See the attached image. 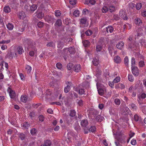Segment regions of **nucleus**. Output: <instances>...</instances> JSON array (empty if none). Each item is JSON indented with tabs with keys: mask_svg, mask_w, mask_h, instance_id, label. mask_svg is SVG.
<instances>
[{
	"mask_svg": "<svg viewBox=\"0 0 146 146\" xmlns=\"http://www.w3.org/2000/svg\"><path fill=\"white\" fill-rule=\"evenodd\" d=\"M7 56L9 58L12 59L14 56V55L11 52H9L7 54Z\"/></svg>",
	"mask_w": 146,
	"mask_h": 146,
	"instance_id": "obj_42",
	"label": "nucleus"
},
{
	"mask_svg": "<svg viewBox=\"0 0 146 146\" xmlns=\"http://www.w3.org/2000/svg\"><path fill=\"white\" fill-rule=\"evenodd\" d=\"M114 50V49L111 46L109 47V52L111 56H112V54L113 51Z\"/></svg>",
	"mask_w": 146,
	"mask_h": 146,
	"instance_id": "obj_44",
	"label": "nucleus"
},
{
	"mask_svg": "<svg viewBox=\"0 0 146 146\" xmlns=\"http://www.w3.org/2000/svg\"><path fill=\"white\" fill-rule=\"evenodd\" d=\"M119 16L121 17L124 20H127V17L125 11L123 10H121L119 12Z\"/></svg>",
	"mask_w": 146,
	"mask_h": 146,
	"instance_id": "obj_4",
	"label": "nucleus"
},
{
	"mask_svg": "<svg viewBox=\"0 0 146 146\" xmlns=\"http://www.w3.org/2000/svg\"><path fill=\"white\" fill-rule=\"evenodd\" d=\"M139 42L140 43V44L142 46L146 47V41L144 39L141 40L139 41Z\"/></svg>",
	"mask_w": 146,
	"mask_h": 146,
	"instance_id": "obj_27",
	"label": "nucleus"
},
{
	"mask_svg": "<svg viewBox=\"0 0 146 146\" xmlns=\"http://www.w3.org/2000/svg\"><path fill=\"white\" fill-rule=\"evenodd\" d=\"M115 62L116 63H119L121 62V59L120 57L118 56H117L114 57Z\"/></svg>",
	"mask_w": 146,
	"mask_h": 146,
	"instance_id": "obj_21",
	"label": "nucleus"
},
{
	"mask_svg": "<svg viewBox=\"0 0 146 146\" xmlns=\"http://www.w3.org/2000/svg\"><path fill=\"white\" fill-rule=\"evenodd\" d=\"M70 90V85H67L66 87H65L64 88V92L66 93L68 92Z\"/></svg>",
	"mask_w": 146,
	"mask_h": 146,
	"instance_id": "obj_30",
	"label": "nucleus"
},
{
	"mask_svg": "<svg viewBox=\"0 0 146 146\" xmlns=\"http://www.w3.org/2000/svg\"><path fill=\"white\" fill-rule=\"evenodd\" d=\"M102 46L100 45L97 44L96 47V50L97 52L100 51L102 49Z\"/></svg>",
	"mask_w": 146,
	"mask_h": 146,
	"instance_id": "obj_55",
	"label": "nucleus"
},
{
	"mask_svg": "<svg viewBox=\"0 0 146 146\" xmlns=\"http://www.w3.org/2000/svg\"><path fill=\"white\" fill-rule=\"evenodd\" d=\"M4 11L6 13H9L11 11V9L8 6H5L4 9Z\"/></svg>",
	"mask_w": 146,
	"mask_h": 146,
	"instance_id": "obj_25",
	"label": "nucleus"
},
{
	"mask_svg": "<svg viewBox=\"0 0 146 146\" xmlns=\"http://www.w3.org/2000/svg\"><path fill=\"white\" fill-rule=\"evenodd\" d=\"M19 137L21 140H23L24 139L25 137V135L24 134L21 133L20 134Z\"/></svg>",
	"mask_w": 146,
	"mask_h": 146,
	"instance_id": "obj_63",
	"label": "nucleus"
},
{
	"mask_svg": "<svg viewBox=\"0 0 146 146\" xmlns=\"http://www.w3.org/2000/svg\"><path fill=\"white\" fill-rule=\"evenodd\" d=\"M4 26V23L3 19L0 18V27H2Z\"/></svg>",
	"mask_w": 146,
	"mask_h": 146,
	"instance_id": "obj_56",
	"label": "nucleus"
},
{
	"mask_svg": "<svg viewBox=\"0 0 146 146\" xmlns=\"http://www.w3.org/2000/svg\"><path fill=\"white\" fill-rule=\"evenodd\" d=\"M85 34L87 36H90L92 34V32L90 30H88L86 32Z\"/></svg>",
	"mask_w": 146,
	"mask_h": 146,
	"instance_id": "obj_60",
	"label": "nucleus"
},
{
	"mask_svg": "<svg viewBox=\"0 0 146 146\" xmlns=\"http://www.w3.org/2000/svg\"><path fill=\"white\" fill-rule=\"evenodd\" d=\"M47 46H48L54 47L55 46V44L54 42H50L47 44Z\"/></svg>",
	"mask_w": 146,
	"mask_h": 146,
	"instance_id": "obj_54",
	"label": "nucleus"
},
{
	"mask_svg": "<svg viewBox=\"0 0 146 146\" xmlns=\"http://www.w3.org/2000/svg\"><path fill=\"white\" fill-rule=\"evenodd\" d=\"M66 38H62L61 40L58 42V47L61 48L63 47L64 44L66 41Z\"/></svg>",
	"mask_w": 146,
	"mask_h": 146,
	"instance_id": "obj_1",
	"label": "nucleus"
},
{
	"mask_svg": "<svg viewBox=\"0 0 146 146\" xmlns=\"http://www.w3.org/2000/svg\"><path fill=\"white\" fill-rule=\"evenodd\" d=\"M145 65L144 62L142 60L140 61L139 63V66L140 67H143Z\"/></svg>",
	"mask_w": 146,
	"mask_h": 146,
	"instance_id": "obj_43",
	"label": "nucleus"
},
{
	"mask_svg": "<svg viewBox=\"0 0 146 146\" xmlns=\"http://www.w3.org/2000/svg\"><path fill=\"white\" fill-rule=\"evenodd\" d=\"M76 115V112L74 110H71L70 111V115L72 117L75 116Z\"/></svg>",
	"mask_w": 146,
	"mask_h": 146,
	"instance_id": "obj_50",
	"label": "nucleus"
},
{
	"mask_svg": "<svg viewBox=\"0 0 146 146\" xmlns=\"http://www.w3.org/2000/svg\"><path fill=\"white\" fill-rule=\"evenodd\" d=\"M17 50L19 54H22V52H24V50L23 48L20 46H19L17 48Z\"/></svg>",
	"mask_w": 146,
	"mask_h": 146,
	"instance_id": "obj_28",
	"label": "nucleus"
},
{
	"mask_svg": "<svg viewBox=\"0 0 146 146\" xmlns=\"http://www.w3.org/2000/svg\"><path fill=\"white\" fill-rule=\"evenodd\" d=\"M72 64V63H69L67 65V68L68 70H70L73 68Z\"/></svg>",
	"mask_w": 146,
	"mask_h": 146,
	"instance_id": "obj_45",
	"label": "nucleus"
},
{
	"mask_svg": "<svg viewBox=\"0 0 146 146\" xmlns=\"http://www.w3.org/2000/svg\"><path fill=\"white\" fill-rule=\"evenodd\" d=\"M142 6V4L141 3H138L136 4L135 6L136 9L138 10H139Z\"/></svg>",
	"mask_w": 146,
	"mask_h": 146,
	"instance_id": "obj_36",
	"label": "nucleus"
},
{
	"mask_svg": "<svg viewBox=\"0 0 146 146\" xmlns=\"http://www.w3.org/2000/svg\"><path fill=\"white\" fill-rule=\"evenodd\" d=\"M35 45V42L30 40L25 44V46L27 47L28 49L33 48Z\"/></svg>",
	"mask_w": 146,
	"mask_h": 146,
	"instance_id": "obj_2",
	"label": "nucleus"
},
{
	"mask_svg": "<svg viewBox=\"0 0 146 146\" xmlns=\"http://www.w3.org/2000/svg\"><path fill=\"white\" fill-rule=\"evenodd\" d=\"M80 14V11L78 10H76L74 11L73 13L74 15L76 17L79 16Z\"/></svg>",
	"mask_w": 146,
	"mask_h": 146,
	"instance_id": "obj_33",
	"label": "nucleus"
},
{
	"mask_svg": "<svg viewBox=\"0 0 146 146\" xmlns=\"http://www.w3.org/2000/svg\"><path fill=\"white\" fill-rule=\"evenodd\" d=\"M115 9V7L113 5H111L109 7V11L111 12L114 11Z\"/></svg>",
	"mask_w": 146,
	"mask_h": 146,
	"instance_id": "obj_51",
	"label": "nucleus"
},
{
	"mask_svg": "<svg viewBox=\"0 0 146 146\" xmlns=\"http://www.w3.org/2000/svg\"><path fill=\"white\" fill-rule=\"evenodd\" d=\"M120 77L119 76L117 77L113 80V82L114 83H117L120 81Z\"/></svg>",
	"mask_w": 146,
	"mask_h": 146,
	"instance_id": "obj_26",
	"label": "nucleus"
},
{
	"mask_svg": "<svg viewBox=\"0 0 146 146\" xmlns=\"http://www.w3.org/2000/svg\"><path fill=\"white\" fill-rule=\"evenodd\" d=\"M114 102L115 104L117 105H119L121 103L120 100L117 98L115 99L114 100Z\"/></svg>",
	"mask_w": 146,
	"mask_h": 146,
	"instance_id": "obj_46",
	"label": "nucleus"
},
{
	"mask_svg": "<svg viewBox=\"0 0 146 146\" xmlns=\"http://www.w3.org/2000/svg\"><path fill=\"white\" fill-rule=\"evenodd\" d=\"M125 87V85L121 83H119L117 84L115 86V88L116 89L119 88H121V89H123Z\"/></svg>",
	"mask_w": 146,
	"mask_h": 146,
	"instance_id": "obj_13",
	"label": "nucleus"
},
{
	"mask_svg": "<svg viewBox=\"0 0 146 146\" xmlns=\"http://www.w3.org/2000/svg\"><path fill=\"white\" fill-rule=\"evenodd\" d=\"M21 102H26L27 101V96L25 95H22L21 98Z\"/></svg>",
	"mask_w": 146,
	"mask_h": 146,
	"instance_id": "obj_18",
	"label": "nucleus"
},
{
	"mask_svg": "<svg viewBox=\"0 0 146 146\" xmlns=\"http://www.w3.org/2000/svg\"><path fill=\"white\" fill-rule=\"evenodd\" d=\"M75 90L77 92L80 94H84L85 92L84 90L82 88L78 89V88H76L75 89Z\"/></svg>",
	"mask_w": 146,
	"mask_h": 146,
	"instance_id": "obj_14",
	"label": "nucleus"
},
{
	"mask_svg": "<svg viewBox=\"0 0 146 146\" xmlns=\"http://www.w3.org/2000/svg\"><path fill=\"white\" fill-rule=\"evenodd\" d=\"M22 126L24 127V128L26 129H27L29 127V125L27 122H24L22 125Z\"/></svg>",
	"mask_w": 146,
	"mask_h": 146,
	"instance_id": "obj_29",
	"label": "nucleus"
},
{
	"mask_svg": "<svg viewBox=\"0 0 146 146\" xmlns=\"http://www.w3.org/2000/svg\"><path fill=\"white\" fill-rule=\"evenodd\" d=\"M62 24V21L60 19H58L57 20L56 23L55 24V26H60Z\"/></svg>",
	"mask_w": 146,
	"mask_h": 146,
	"instance_id": "obj_38",
	"label": "nucleus"
},
{
	"mask_svg": "<svg viewBox=\"0 0 146 146\" xmlns=\"http://www.w3.org/2000/svg\"><path fill=\"white\" fill-rule=\"evenodd\" d=\"M37 131V130L35 128L32 129L30 131L31 134L33 135H35Z\"/></svg>",
	"mask_w": 146,
	"mask_h": 146,
	"instance_id": "obj_34",
	"label": "nucleus"
},
{
	"mask_svg": "<svg viewBox=\"0 0 146 146\" xmlns=\"http://www.w3.org/2000/svg\"><path fill=\"white\" fill-rule=\"evenodd\" d=\"M37 8V6L36 5L33 4L30 7V10L33 11L35 10Z\"/></svg>",
	"mask_w": 146,
	"mask_h": 146,
	"instance_id": "obj_22",
	"label": "nucleus"
},
{
	"mask_svg": "<svg viewBox=\"0 0 146 146\" xmlns=\"http://www.w3.org/2000/svg\"><path fill=\"white\" fill-rule=\"evenodd\" d=\"M3 69V68H2L0 69V79H3L4 78V76L2 73V71H3L2 69Z\"/></svg>",
	"mask_w": 146,
	"mask_h": 146,
	"instance_id": "obj_57",
	"label": "nucleus"
},
{
	"mask_svg": "<svg viewBox=\"0 0 146 146\" xmlns=\"http://www.w3.org/2000/svg\"><path fill=\"white\" fill-rule=\"evenodd\" d=\"M56 66L58 68L60 69L62 68V65L61 63H58L56 64Z\"/></svg>",
	"mask_w": 146,
	"mask_h": 146,
	"instance_id": "obj_62",
	"label": "nucleus"
},
{
	"mask_svg": "<svg viewBox=\"0 0 146 146\" xmlns=\"http://www.w3.org/2000/svg\"><path fill=\"white\" fill-rule=\"evenodd\" d=\"M80 64L75 65L73 67V69L76 72H79L80 70Z\"/></svg>",
	"mask_w": 146,
	"mask_h": 146,
	"instance_id": "obj_10",
	"label": "nucleus"
},
{
	"mask_svg": "<svg viewBox=\"0 0 146 146\" xmlns=\"http://www.w3.org/2000/svg\"><path fill=\"white\" fill-rule=\"evenodd\" d=\"M100 84L97 82L96 84V86L98 91L99 94L101 95H102L104 93V90L102 88V86H100Z\"/></svg>",
	"mask_w": 146,
	"mask_h": 146,
	"instance_id": "obj_5",
	"label": "nucleus"
},
{
	"mask_svg": "<svg viewBox=\"0 0 146 146\" xmlns=\"http://www.w3.org/2000/svg\"><path fill=\"white\" fill-rule=\"evenodd\" d=\"M69 3L71 5H73L76 3V0H70Z\"/></svg>",
	"mask_w": 146,
	"mask_h": 146,
	"instance_id": "obj_58",
	"label": "nucleus"
},
{
	"mask_svg": "<svg viewBox=\"0 0 146 146\" xmlns=\"http://www.w3.org/2000/svg\"><path fill=\"white\" fill-rule=\"evenodd\" d=\"M88 121L86 119H84L81 121L80 124L82 127H85L88 125Z\"/></svg>",
	"mask_w": 146,
	"mask_h": 146,
	"instance_id": "obj_12",
	"label": "nucleus"
},
{
	"mask_svg": "<svg viewBox=\"0 0 146 146\" xmlns=\"http://www.w3.org/2000/svg\"><path fill=\"white\" fill-rule=\"evenodd\" d=\"M135 23L136 25H140L142 23L141 20L138 18L135 19Z\"/></svg>",
	"mask_w": 146,
	"mask_h": 146,
	"instance_id": "obj_23",
	"label": "nucleus"
},
{
	"mask_svg": "<svg viewBox=\"0 0 146 146\" xmlns=\"http://www.w3.org/2000/svg\"><path fill=\"white\" fill-rule=\"evenodd\" d=\"M108 9L106 6L103 7L102 9V11L103 13H106L108 11Z\"/></svg>",
	"mask_w": 146,
	"mask_h": 146,
	"instance_id": "obj_47",
	"label": "nucleus"
},
{
	"mask_svg": "<svg viewBox=\"0 0 146 146\" xmlns=\"http://www.w3.org/2000/svg\"><path fill=\"white\" fill-rule=\"evenodd\" d=\"M131 66L132 67H135V59L133 57L132 58H131Z\"/></svg>",
	"mask_w": 146,
	"mask_h": 146,
	"instance_id": "obj_48",
	"label": "nucleus"
},
{
	"mask_svg": "<svg viewBox=\"0 0 146 146\" xmlns=\"http://www.w3.org/2000/svg\"><path fill=\"white\" fill-rule=\"evenodd\" d=\"M10 42V40H3L0 41V44H7Z\"/></svg>",
	"mask_w": 146,
	"mask_h": 146,
	"instance_id": "obj_52",
	"label": "nucleus"
},
{
	"mask_svg": "<svg viewBox=\"0 0 146 146\" xmlns=\"http://www.w3.org/2000/svg\"><path fill=\"white\" fill-rule=\"evenodd\" d=\"M129 107L133 109H135L136 108L135 105L133 104H131L129 105Z\"/></svg>",
	"mask_w": 146,
	"mask_h": 146,
	"instance_id": "obj_64",
	"label": "nucleus"
},
{
	"mask_svg": "<svg viewBox=\"0 0 146 146\" xmlns=\"http://www.w3.org/2000/svg\"><path fill=\"white\" fill-rule=\"evenodd\" d=\"M55 13V16L56 17H59L61 15V12L59 10H56Z\"/></svg>",
	"mask_w": 146,
	"mask_h": 146,
	"instance_id": "obj_32",
	"label": "nucleus"
},
{
	"mask_svg": "<svg viewBox=\"0 0 146 146\" xmlns=\"http://www.w3.org/2000/svg\"><path fill=\"white\" fill-rule=\"evenodd\" d=\"M8 91L9 92V95L11 98H14L16 95L15 92L10 89H9Z\"/></svg>",
	"mask_w": 146,
	"mask_h": 146,
	"instance_id": "obj_8",
	"label": "nucleus"
},
{
	"mask_svg": "<svg viewBox=\"0 0 146 146\" xmlns=\"http://www.w3.org/2000/svg\"><path fill=\"white\" fill-rule=\"evenodd\" d=\"M93 62L95 66H97L99 64V61L96 58L93 59Z\"/></svg>",
	"mask_w": 146,
	"mask_h": 146,
	"instance_id": "obj_41",
	"label": "nucleus"
},
{
	"mask_svg": "<svg viewBox=\"0 0 146 146\" xmlns=\"http://www.w3.org/2000/svg\"><path fill=\"white\" fill-rule=\"evenodd\" d=\"M124 45V42L122 41L119 42L116 45L117 48L119 49H121L123 47Z\"/></svg>",
	"mask_w": 146,
	"mask_h": 146,
	"instance_id": "obj_9",
	"label": "nucleus"
},
{
	"mask_svg": "<svg viewBox=\"0 0 146 146\" xmlns=\"http://www.w3.org/2000/svg\"><path fill=\"white\" fill-rule=\"evenodd\" d=\"M83 42L84 46L86 47H87L90 44V42L87 40H85Z\"/></svg>",
	"mask_w": 146,
	"mask_h": 146,
	"instance_id": "obj_37",
	"label": "nucleus"
},
{
	"mask_svg": "<svg viewBox=\"0 0 146 146\" xmlns=\"http://www.w3.org/2000/svg\"><path fill=\"white\" fill-rule=\"evenodd\" d=\"M113 30L114 29L113 27L111 26H108L106 29V30L107 33H108L109 32L110 33H111L113 31Z\"/></svg>",
	"mask_w": 146,
	"mask_h": 146,
	"instance_id": "obj_17",
	"label": "nucleus"
},
{
	"mask_svg": "<svg viewBox=\"0 0 146 146\" xmlns=\"http://www.w3.org/2000/svg\"><path fill=\"white\" fill-rule=\"evenodd\" d=\"M89 10L86 9H84L83 11V14L84 15H86L88 14L89 13Z\"/></svg>",
	"mask_w": 146,
	"mask_h": 146,
	"instance_id": "obj_59",
	"label": "nucleus"
},
{
	"mask_svg": "<svg viewBox=\"0 0 146 146\" xmlns=\"http://www.w3.org/2000/svg\"><path fill=\"white\" fill-rule=\"evenodd\" d=\"M74 134L72 132L70 131L67 134V137L68 139L70 141L73 139L74 138Z\"/></svg>",
	"mask_w": 146,
	"mask_h": 146,
	"instance_id": "obj_7",
	"label": "nucleus"
},
{
	"mask_svg": "<svg viewBox=\"0 0 146 146\" xmlns=\"http://www.w3.org/2000/svg\"><path fill=\"white\" fill-rule=\"evenodd\" d=\"M37 26L39 28H41L43 26V23L42 22H39L37 24Z\"/></svg>",
	"mask_w": 146,
	"mask_h": 146,
	"instance_id": "obj_61",
	"label": "nucleus"
},
{
	"mask_svg": "<svg viewBox=\"0 0 146 146\" xmlns=\"http://www.w3.org/2000/svg\"><path fill=\"white\" fill-rule=\"evenodd\" d=\"M104 118L103 117L101 116L100 115H98L96 117V119L98 122L101 121Z\"/></svg>",
	"mask_w": 146,
	"mask_h": 146,
	"instance_id": "obj_24",
	"label": "nucleus"
},
{
	"mask_svg": "<svg viewBox=\"0 0 146 146\" xmlns=\"http://www.w3.org/2000/svg\"><path fill=\"white\" fill-rule=\"evenodd\" d=\"M51 141L49 140H46L44 142V144L46 146H50L51 145Z\"/></svg>",
	"mask_w": 146,
	"mask_h": 146,
	"instance_id": "obj_39",
	"label": "nucleus"
},
{
	"mask_svg": "<svg viewBox=\"0 0 146 146\" xmlns=\"http://www.w3.org/2000/svg\"><path fill=\"white\" fill-rule=\"evenodd\" d=\"M68 51L70 54H73L75 52V50L74 48L70 47L69 48Z\"/></svg>",
	"mask_w": 146,
	"mask_h": 146,
	"instance_id": "obj_31",
	"label": "nucleus"
},
{
	"mask_svg": "<svg viewBox=\"0 0 146 146\" xmlns=\"http://www.w3.org/2000/svg\"><path fill=\"white\" fill-rule=\"evenodd\" d=\"M45 21L47 22L50 23L54 22V19L52 17L47 16L44 18Z\"/></svg>",
	"mask_w": 146,
	"mask_h": 146,
	"instance_id": "obj_6",
	"label": "nucleus"
},
{
	"mask_svg": "<svg viewBox=\"0 0 146 146\" xmlns=\"http://www.w3.org/2000/svg\"><path fill=\"white\" fill-rule=\"evenodd\" d=\"M89 131L92 132H94L96 130V128L94 126H91L89 128Z\"/></svg>",
	"mask_w": 146,
	"mask_h": 146,
	"instance_id": "obj_40",
	"label": "nucleus"
},
{
	"mask_svg": "<svg viewBox=\"0 0 146 146\" xmlns=\"http://www.w3.org/2000/svg\"><path fill=\"white\" fill-rule=\"evenodd\" d=\"M132 72L133 74L136 76H138L139 74V70L137 67H132Z\"/></svg>",
	"mask_w": 146,
	"mask_h": 146,
	"instance_id": "obj_3",
	"label": "nucleus"
},
{
	"mask_svg": "<svg viewBox=\"0 0 146 146\" xmlns=\"http://www.w3.org/2000/svg\"><path fill=\"white\" fill-rule=\"evenodd\" d=\"M87 19L86 18H82L80 20V23L81 24H85L86 23Z\"/></svg>",
	"mask_w": 146,
	"mask_h": 146,
	"instance_id": "obj_35",
	"label": "nucleus"
},
{
	"mask_svg": "<svg viewBox=\"0 0 146 146\" xmlns=\"http://www.w3.org/2000/svg\"><path fill=\"white\" fill-rule=\"evenodd\" d=\"M37 13V17L39 19H42L44 16V14L42 12H38Z\"/></svg>",
	"mask_w": 146,
	"mask_h": 146,
	"instance_id": "obj_19",
	"label": "nucleus"
},
{
	"mask_svg": "<svg viewBox=\"0 0 146 146\" xmlns=\"http://www.w3.org/2000/svg\"><path fill=\"white\" fill-rule=\"evenodd\" d=\"M96 3V1L95 0H89L86 1L85 4L87 5L91 4L92 5H94Z\"/></svg>",
	"mask_w": 146,
	"mask_h": 146,
	"instance_id": "obj_16",
	"label": "nucleus"
},
{
	"mask_svg": "<svg viewBox=\"0 0 146 146\" xmlns=\"http://www.w3.org/2000/svg\"><path fill=\"white\" fill-rule=\"evenodd\" d=\"M26 71L28 74H29L32 70L31 67L29 65H27L25 68Z\"/></svg>",
	"mask_w": 146,
	"mask_h": 146,
	"instance_id": "obj_20",
	"label": "nucleus"
},
{
	"mask_svg": "<svg viewBox=\"0 0 146 146\" xmlns=\"http://www.w3.org/2000/svg\"><path fill=\"white\" fill-rule=\"evenodd\" d=\"M129 62V59L127 56H125L124 58V63L127 66L128 65Z\"/></svg>",
	"mask_w": 146,
	"mask_h": 146,
	"instance_id": "obj_53",
	"label": "nucleus"
},
{
	"mask_svg": "<svg viewBox=\"0 0 146 146\" xmlns=\"http://www.w3.org/2000/svg\"><path fill=\"white\" fill-rule=\"evenodd\" d=\"M20 19H23L26 17L25 13L23 11L20 12L18 15Z\"/></svg>",
	"mask_w": 146,
	"mask_h": 146,
	"instance_id": "obj_11",
	"label": "nucleus"
},
{
	"mask_svg": "<svg viewBox=\"0 0 146 146\" xmlns=\"http://www.w3.org/2000/svg\"><path fill=\"white\" fill-rule=\"evenodd\" d=\"M128 78L129 80L131 82L133 81L134 78L132 75H129L128 76Z\"/></svg>",
	"mask_w": 146,
	"mask_h": 146,
	"instance_id": "obj_49",
	"label": "nucleus"
},
{
	"mask_svg": "<svg viewBox=\"0 0 146 146\" xmlns=\"http://www.w3.org/2000/svg\"><path fill=\"white\" fill-rule=\"evenodd\" d=\"M7 28L9 30H12L14 27L13 25L11 23H9L6 25Z\"/></svg>",
	"mask_w": 146,
	"mask_h": 146,
	"instance_id": "obj_15",
	"label": "nucleus"
}]
</instances>
